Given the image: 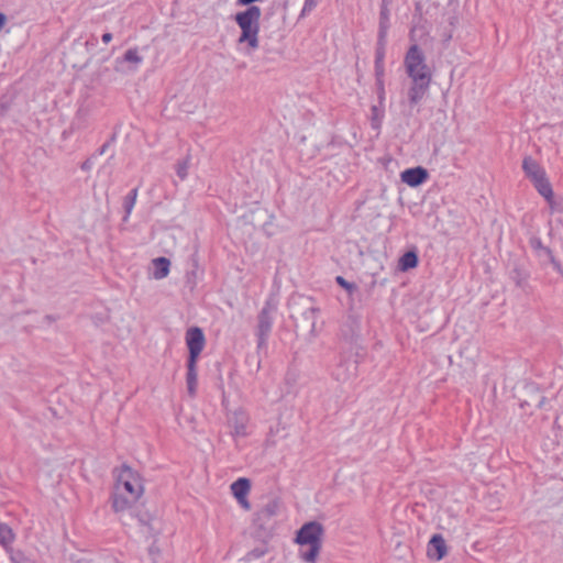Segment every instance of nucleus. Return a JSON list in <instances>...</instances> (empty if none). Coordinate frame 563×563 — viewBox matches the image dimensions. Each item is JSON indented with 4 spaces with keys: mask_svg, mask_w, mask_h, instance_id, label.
I'll return each instance as SVG.
<instances>
[{
    "mask_svg": "<svg viewBox=\"0 0 563 563\" xmlns=\"http://www.w3.org/2000/svg\"><path fill=\"white\" fill-rule=\"evenodd\" d=\"M262 10L257 5L247 7L234 15V21L241 30L238 44L245 45V53L252 54L260 46Z\"/></svg>",
    "mask_w": 563,
    "mask_h": 563,
    "instance_id": "1",
    "label": "nucleus"
},
{
    "mask_svg": "<svg viewBox=\"0 0 563 563\" xmlns=\"http://www.w3.org/2000/svg\"><path fill=\"white\" fill-rule=\"evenodd\" d=\"M277 310V300L274 297H269L266 299L263 308L257 314L255 335L257 338L258 350L265 349L267 346V341L272 333Z\"/></svg>",
    "mask_w": 563,
    "mask_h": 563,
    "instance_id": "2",
    "label": "nucleus"
},
{
    "mask_svg": "<svg viewBox=\"0 0 563 563\" xmlns=\"http://www.w3.org/2000/svg\"><path fill=\"white\" fill-rule=\"evenodd\" d=\"M114 489L129 494L132 500H139L144 493L139 473L128 465H122L118 471Z\"/></svg>",
    "mask_w": 563,
    "mask_h": 563,
    "instance_id": "3",
    "label": "nucleus"
},
{
    "mask_svg": "<svg viewBox=\"0 0 563 563\" xmlns=\"http://www.w3.org/2000/svg\"><path fill=\"white\" fill-rule=\"evenodd\" d=\"M404 65L409 78L424 76L426 80L432 79V71L427 65L426 55L418 44H412L404 58Z\"/></svg>",
    "mask_w": 563,
    "mask_h": 563,
    "instance_id": "4",
    "label": "nucleus"
},
{
    "mask_svg": "<svg viewBox=\"0 0 563 563\" xmlns=\"http://www.w3.org/2000/svg\"><path fill=\"white\" fill-rule=\"evenodd\" d=\"M411 84L407 92V101L406 104L408 107V112L406 115L410 117L412 114L413 108L419 104L422 99L427 96L431 80H426L424 76H419L418 78H410Z\"/></svg>",
    "mask_w": 563,
    "mask_h": 563,
    "instance_id": "5",
    "label": "nucleus"
},
{
    "mask_svg": "<svg viewBox=\"0 0 563 563\" xmlns=\"http://www.w3.org/2000/svg\"><path fill=\"white\" fill-rule=\"evenodd\" d=\"M323 527L317 521L305 523L297 532L296 541L301 547L321 544Z\"/></svg>",
    "mask_w": 563,
    "mask_h": 563,
    "instance_id": "6",
    "label": "nucleus"
},
{
    "mask_svg": "<svg viewBox=\"0 0 563 563\" xmlns=\"http://www.w3.org/2000/svg\"><path fill=\"white\" fill-rule=\"evenodd\" d=\"M186 344L189 352L188 360H198L206 344L202 330L198 327L189 328L186 332Z\"/></svg>",
    "mask_w": 563,
    "mask_h": 563,
    "instance_id": "7",
    "label": "nucleus"
},
{
    "mask_svg": "<svg viewBox=\"0 0 563 563\" xmlns=\"http://www.w3.org/2000/svg\"><path fill=\"white\" fill-rule=\"evenodd\" d=\"M227 423L234 438L247 435L246 427L249 423V416L244 410L236 409L229 412L227 416Z\"/></svg>",
    "mask_w": 563,
    "mask_h": 563,
    "instance_id": "8",
    "label": "nucleus"
},
{
    "mask_svg": "<svg viewBox=\"0 0 563 563\" xmlns=\"http://www.w3.org/2000/svg\"><path fill=\"white\" fill-rule=\"evenodd\" d=\"M400 177L401 180L408 186L418 187L428 179L429 174L426 168L418 166L405 169Z\"/></svg>",
    "mask_w": 563,
    "mask_h": 563,
    "instance_id": "9",
    "label": "nucleus"
},
{
    "mask_svg": "<svg viewBox=\"0 0 563 563\" xmlns=\"http://www.w3.org/2000/svg\"><path fill=\"white\" fill-rule=\"evenodd\" d=\"M522 170L526 177L534 183L547 176L544 168L531 156H526L522 161Z\"/></svg>",
    "mask_w": 563,
    "mask_h": 563,
    "instance_id": "10",
    "label": "nucleus"
},
{
    "mask_svg": "<svg viewBox=\"0 0 563 563\" xmlns=\"http://www.w3.org/2000/svg\"><path fill=\"white\" fill-rule=\"evenodd\" d=\"M137 500H132L129 494L114 489L111 496V506L114 512L121 514L131 510Z\"/></svg>",
    "mask_w": 563,
    "mask_h": 563,
    "instance_id": "11",
    "label": "nucleus"
},
{
    "mask_svg": "<svg viewBox=\"0 0 563 563\" xmlns=\"http://www.w3.org/2000/svg\"><path fill=\"white\" fill-rule=\"evenodd\" d=\"M427 554L431 560L440 561L446 554V544L445 540L441 534H434L429 543L427 549Z\"/></svg>",
    "mask_w": 563,
    "mask_h": 563,
    "instance_id": "12",
    "label": "nucleus"
},
{
    "mask_svg": "<svg viewBox=\"0 0 563 563\" xmlns=\"http://www.w3.org/2000/svg\"><path fill=\"white\" fill-rule=\"evenodd\" d=\"M529 244L531 246V249L537 252V254L539 256H545L550 262L551 264L553 265V267L558 271V272H562V267H561V264L560 262H558L552 253V251L548 247V246H544L541 239L538 238V236H532L530 240H529Z\"/></svg>",
    "mask_w": 563,
    "mask_h": 563,
    "instance_id": "13",
    "label": "nucleus"
},
{
    "mask_svg": "<svg viewBox=\"0 0 563 563\" xmlns=\"http://www.w3.org/2000/svg\"><path fill=\"white\" fill-rule=\"evenodd\" d=\"M360 318L354 314H349L341 327V334L345 340L352 341L360 334Z\"/></svg>",
    "mask_w": 563,
    "mask_h": 563,
    "instance_id": "14",
    "label": "nucleus"
},
{
    "mask_svg": "<svg viewBox=\"0 0 563 563\" xmlns=\"http://www.w3.org/2000/svg\"><path fill=\"white\" fill-rule=\"evenodd\" d=\"M197 361L198 360H187V375H186V384L187 391L190 397H195L197 393L198 385V374H197Z\"/></svg>",
    "mask_w": 563,
    "mask_h": 563,
    "instance_id": "15",
    "label": "nucleus"
},
{
    "mask_svg": "<svg viewBox=\"0 0 563 563\" xmlns=\"http://www.w3.org/2000/svg\"><path fill=\"white\" fill-rule=\"evenodd\" d=\"M251 489V483L247 478L241 477L231 484V492L238 501H243Z\"/></svg>",
    "mask_w": 563,
    "mask_h": 563,
    "instance_id": "16",
    "label": "nucleus"
},
{
    "mask_svg": "<svg viewBox=\"0 0 563 563\" xmlns=\"http://www.w3.org/2000/svg\"><path fill=\"white\" fill-rule=\"evenodd\" d=\"M537 191L547 200V202L552 207L553 206V189L552 185L549 181L548 177L544 176L539 180L532 183Z\"/></svg>",
    "mask_w": 563,
    "mask_h": 563,
    "instance_id": "17",
    "label": "nucleus"
},
{
    "mask_svg": "<svg viewBox=\"0 0 563 563\" xmlns=\"http://www.w3.org/2000/svg\"><path fill=\"white\" fill-rule=\"evenodd\" d=\"M15 541V533L7 523H0V545L7 551H12V544Z\"/></svg>",
    "mask_w": 563,
    "mask_h": 563,
    "instance_id": "18",
    "label": "nucleus"
},
{
    "mask_svg": "<svg viewBox=\"0 0 563 563\" xmlns=\"http://www.w3.org/2000/svg\"><path fill=\"white\" fill-rule=\"evenodd\" d=\"M154 272L153 276L155 279H163L169 273L170 261L166 257H157L153 260Z\"/></svg>",
    "mask_w": 563,
    "mask_h": 563,
    "instance_id": "19",
    "label": "nucleus"
},
{
    "mask_svg": "<svg viewBox=\"0 0 563 563\" xmlns=\"http://www.w3.org/2000/svg\"><path fill=\"white\" fill-rule=\"evenodd\" d=\"M419 263V260H418V254L416 251H408L406 252L400 258H399V262H398V268L401 271V272H407L411 268H415L417 267Z\"/></svg>",
    "mask_w": 563,
    "mask_h": 563,
    "instance_id": "20",
    "label": "nucleus"
},
{
    "mask_svg": "<svg viewBox=\"0 0 563 563\" xmlns=\"http://www.w3.org/2000/svg\"><path fill=\"white\" fill-rule=\"evenodd\" d=\"M385 115V103L374 104L371 107V125L375 130H379Z\"/></svg>",
    "mask_w": 563,
    "mask_h": 563,
    "instance_id": "21",
    "label": "nucleus"
},
{
    "mask_svg": "<svg viewBox=\"0 0 563 563\" xmlns=\"http://www.w3.org/2000/svg\"><path fill=\"white\" fill-rule=\"evenodd\" d=\"M356 365L354 363H350L347 365L341 363L334 372V376L338 380H346L352 375L355 374Z\"/></svg>",
    "mask_w": 563,
    "mask_h": 563,
    "instance_id": "22",
    "label": "nucleus"
},
{
    "mask_svg": "<svg viewBox=\"0 0 563 563\" xmlns=\"http://www.w3.org/2000/svg\"><path fill=\"white\" fill-rule=\"evenodd\" d=\"M385 30L378 32V41L375 49V63L385 64L386 40Z\"/></svg>",
    "mask_w": 563,
    "mask_h": 563,
    "instance_id": "23",
    "label": "nucleus"
},
{
    "mask_svg": "<svg viewBox=\"0 0 563 563\" xmlns=\"http://www.w3.org/2000/svg\"><path fill=\"white\" fill-rule=\"evenodd\" d=\"M307 550H301L300 556L305 562L313 563L321 550V544L307 545Z\"/></svg>",
    "mask_w": 563,
    "mask_h": 563,
    "instance_id": "24",
    "label": "nucleus"
},
{
    "mask_svg": "<svg viewBox=\"0 0 563 563\" xmlns=\"http://www.w3.org/2000/svg\"><path fill=\"white\" fill-rule=\"evenodd\" d=\"M278 503L276 500H272L267 503L260 511L261 519H271L277 515L278 511Z\"/></svg>",
    "mask_w": 563,
    "mask_h": 563,
    "instance_id": "25",
    "label": "nucleus"
},
{
    "mask_svg": "<svg viewBox=\"0 0 563 563\" xmlns=\"http://www.w3.org/2000/svg\"><path fill=\"white\" fill-rule=\"evenodd\" d=\"M188 168H189V157H186L185 159L177 163L176 173H177V176L181 180H184L187 177Z\"/></svg>",
    "mask_w": 563,
    "mask_h": 563,
    "instance_id": "26",
    "label": "nucleus"
},
{
    "mask_svg": "<svg viewBox=\"0 0 563 563\" xmlns=\"http://www.w3.org/2000/svg\"><path fill=\"white\" fill-rule=\"evenodd\" d=\"M123 60L128 63L140 64L143 58L139 55L137 48H130L123 55Z\"/></svg>",
    "mask_w": 563,
    "mask_h": 563,
    "instance_id": "27",
    "label": "nucleus"
},
{
    "mask_svg": "<svg viewBox=\"0 0 563 563\" xmlns=\"http://www.w3.org/2000/svg\"><path fill=\"white\" fill-rule=\"evenodd\" d=\"M335 282L342 288H344L350 295H353L357 290V286L354 283L347 282L342 276H336Z\"/></svg>",
    "mask_w": 563,
    "mask_h": 563,
    "instance_id": "28",
    "label": "nucleus"
},
{
    "mask_svg": "<svg viewBox=\"0 0 563 563\" xmlns=\"http://www.w3.org/2000/svg\"><path fill=\"white\" fill-rule=\"evenodd\" d=\"M527 274L518 268H515L511 272V279L516 283L517 286L522 287L527 282Z\"/></svg>",
    "mask_w": 563,
    "mask_h": 563,
    "instance_id": "29",
    "label": "nucleus"
},
{
    "mask_svg": "<svg viewBox=\"0 0 563 563\" xmlns=\"http://www.w3.org/2000/svg\"><path fill=\"white\" fill-rule=\"evenodd\" d=\"M377 100L380 104L385 103V80H375Z\"/></svg>",
    "mask_w": 563,
    "mask_h": 563,
    "instance_id": "30",
    "label": "nucleus"
},
{
    "mask_svg": "<svg viewBox=\"0 0 563 563\" xmlns=\"http://www.w3.org/2000/svg\"><path fill=\"white\" fill-rule=\"evenodd\" d=\"M382 30H385L386 35L388 30V10L386 8H383L379 14V32Z\"/></svg>",
    "mask_w": 563,
    "mask_h": 563,
    "instance_id": "31",
    "label": "nucleus"
},
{
    "mask_svg": "<svg viewBox=\"0 0 563 563\" xmlns=\"http://www.w3.org/2000/svg\"><path fill=\"white\" fill-rule=\"evenodd\" d=\"M135 202L136 201L133 200V198H130V197L125 196L124 201H123V208H124V211H125L124 220H126L129 218V216L131 214L132 209L134 208Z\"/></svg>",
    "mask_w": 563,
    "mask_h": 563,
    "instance_id": "32",
    "label": "nucleus"
},
{
    "mask_svg": "<svg viewBox=\"0 0 563 563\" xmlns=\"http://www.w3.org/2000/svg\"><path fill=\"white\" fill-rule=\"evenodd\" d=\"M375 80H385V64L375 63Z\"/></svg>",
    "mask_w": 563,
    "mask_h": 563,
    "instance_id": "33",
    "label": "nucleus"
},
{
    "mask_svg": "<svg viewBox=\"0 0 563 563\" xmlns=\"http://www.w3.org/2000/svg\"><path fill=\"white\" fill-rule=\"evenodd\" d=\"M319 0H305L301 15L311 12L318 4Z\"/></svg>",
    "mask_w": 563,
    "mask_h": 563,
    "instance_id": "34",
    "label": "nucleus"
},
{
    "mask_svg": "<svg viewBox=\"0 0 563 563\" xmlns=\"http://www.w3.org/2000/svg\"><path fill=\"white\" fill-rule=\"evenodd\" d=\"M264 554H265L264 550H262V549H254V550L250 551L246 554L245 560L247 562H251V561H253L255 559L262 558Z\"/></svg>",
    "mask_w": 563,
    "mask_h": 563,
    "instance_id": "35",
    "label": "nucleus"
},
{
    "mask_svg": "<svg viewBox=\"0 0 563 563\" xmlns=\"http://www.w3.org/2000/svg\"><path fill=\"white\" fill-rule=\"evenodd\" d=\"M10 553H11L10 560L12 563H27L29 562L22 552L12 553V551H11Z\"/></svg>",
    "mask_w": 563,
    "mask_h": 563,
    "instance_id": "36",
    "label": "nucleus"
},
{
    "mask_svg": "<svg viewBox=\"0 0 563 563\" xmlns=\"http://www.w3.org/2000/svg\"><path fill=\"white\" fill-rule=\"evenodd\" d=\"M92 166V163L90 159H86L81 165H80V168L82 170H89Z\"/></svg>",
    "mask_w": 563,
    "mask_h": 563,
    "instance_id": "37",
    "label": "nucleus"
},
{
    "mask_svg": "<svg viewBox=\"0 0 563 563\" xmlns=\"http://www.w3.org/2000/svg\"><path fill=\"white\" fill-rule=\"evenodd\" d=\"M111 40H112V34H111V33H104V34L102 35V42H103L104 44L110 43V41H111Z\"/></svg>",
    "mask_w": 563,
    "mask_h": 563,
    "instance_id": "38",
    "label": "nucleus"
},
{
    "mask_svg": "<svg viewBox=\"0 0 563 563\" xmlns=\"http://www.w3.org/2000/svg\"><path fill=\"white\" fill-rule=\"evenodd\" d=\"M137 191H139V189H137V188H134V189H132V190L126 195V197L133 198V200H135V201H136V198H137Z\"/></svg>",
    "mask_w": 563,
    "mask_h": 563,
    "instance_id": "39",
    "label": "nucleus"
},
{
    "mask_svg": "<svg viewBox=\"0 0 563 563\" xmlns=\"http://www.w3.org/2000/svg\"><path fill=\"white\" fill-rule=\"evenodd\" d=\"M109 147V142L104 143L98 151L99 155H103Z\"/></svg>",
    "mask_w": 563,
    "mask_h": 563,
    "instance_id": "40",
    "label": "nucleus"
},
{
    "mask_svg": "<svg viewBox=\"0 0 563 563\" xmlns=\"http://www.w3.org/2000/svg\"><path fill=\"white\" fill-rule=\"evenodd\" d=\"M239 504L244 507L245 509H249L250 508V504L246 499V497L243 499V501H239Z\"/></svg>",
    "mask_w": 563,
    "mask_h": 563,
    "instance_id": "41",
    "label": "nucleus"
}]
</instances>
